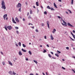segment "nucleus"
Listing matches in <instances>:
<instances>
[{"mask_svg":"<svg viewBox=\"0 0 75 75\" xmlns=\"http://www.w3.org/2000/svg\"><path fill=\"white\" fill-rule=\"evenodd\" d=\"M8 74H9V75H16V73H15L14 71H13V72H12L11 71H10L8 72Z\"/></svg>","mask_w":75,"mask_h":75,"instance_id":"f03ea898","label":"nucleus"},{"mask_svg":"<svg viewBox=\"0 0 75 75\" xmlns=\"http://www.w3.org/2000/svg\"><path fill=\"white\" fill-rule=\"evenodd\" d=\"M50 38H51V40H54V38H53V36H52V34H51L50 36Z\"/></svg>","mask_w":75,"mask_h":75,"instance_id":"9d476101","label":"nucleus"},{"mask_svg":"<svg viewBox=\"0 0 75 75\" xmlns=\"http://www.w3.org/2000/svg\"><path fill=\"white\" fill-rule=\"evenodd\" d=\"M47 27L49 28H50V23H49V21H47Z\"/></svg>","mask_w":75,"mask_h":75,"instance_id":"1a4fd4ad","label":"nucleus"},{"mask_svg":"<svg viewBox=\"0 0 75 75\" xmlns=\"http://www.w3.org/2000/svg\"><path fill=\"white\" fill-rule=\"evenodd\" d=\"M29 53L30 54V55H31V54H32L31 53V51H29Z\"/></svg>","mask_w":75,"mask_h":75,"instance_id":"c756f323","label":"nucleus"},{"mask_svg":"<svg viewBox=\"0 0 75 75\" xmlns=\"http://www.w3.org/2000/svg\"><path fill=\"white\" fill-rule=\"evenodd\" d=\"M52 58H53V59H56V58L54 57H52Z\"/></svg>","mask_w":75,"mask_h":75,"instance_id":"13d9d810","label":"nucleus"},{"mask_svg":"<svg viewBox=\"0 0 75 75\" xmlns=\"http://www.w3.org/2000/svg\"><path fill=\"white\" fill-rule=\"evenodd\" d=\"M44 51L43 52V53H45L47 52V50H43Z\"/></svg>","mask_w":75,"mask_h":75,"instance_id":"6ab92c4d","label":"nucleus"},{"mask_svg":"<svg viewBox=\"0 0 75 75\" xmlns=\"http://www.w3.org/2000/svg\"><path fill=\"white\" fill-rule=\"evenodd\" d=\"M48 55H49V57H51V55L49 54Z\"/></svg>","mask_w":75,"mask_h":75,"instance_id":"09e8293b","label":"nucleus"},{"mask_svg":"<svg viewBox=\"0 0 75 75\" xmlns=\"http://www.w3.org/2000/svg\"><path fill=\"white\" fill-rule=\"evenodd\" d=\"M62 69H64V70L65 69V68L64 67H62Z\"/></svg>","mask_w":75,"mask_h":75,"instance_id":"4c0bfd02","label":"nucleus"},{"mask_svg":"<svg viewBox=\"0 0 75 75\" xmlns=\"http://www.w3.org/2000/svg\"><path fill=\"white\" fill-rule=\"evenodd\" d=\"M12 21L13 23H14V24H17V23L15 21V20H14V19L13 18H12Z\"/></svg>","mask_w":75,"mask_h":75,"instance_id":"f8f14e48","label":"nucleus"},{"mask_svg":"<svg viewBox=\"0 0 75 75\" xmlns=\"http://www.w3.org/2000/svg\"><path fill=\"white\" fill-rule=\"evenodd\" d=\"M54 6L55 7V8H57V5H56V4H55V3H54Z\"/></svg>","mask_w":75,"mask_h":75,"instance_id":"dca6fc26","label":"nucleus"},{"mask_svg":"<svg viewBox=\"0 0 75 75\" xmlns=\"http://www.w3.org/2000/svg\"><path fill=\"white\" fill-rule=\"evenodd\" d=\"M42 74H43V75H45V74H44V72H42Z\"/></svg>","mask_w":75,"mask_h":75,"instance_id":"0e129e2a","label":"nucleus"},{"mask_svg":"<svg viewBox=\"0 0 75 75\" xmlns=\"http://www.w3.org/2000/svg\"><path fill=\"white\" fill-rule=\"evenodd\" d=\"M47 8H48V9H51V7H50V6H48L47 7Z\"/></svg>","mask_w":75,"mask_h":75,"instance_id":"412c9836","label":"nucleus"},{"mask_svg":"<svg viewBox=\"0 0 75 75\" xmlns=\"http://www.w3.org/2000/svg\"><path fill=\"white\" fill-rule=\"evenodd\" d=\"M44 38L45 39H47V36H45Z\"/></svg>","mask_w":75,"mask_h":75,"instance_id":"de8ad7c7","label":"nucleus"},{"mask_svg":"<svg viewBox=\"0 0 75 75\" xmlns=\"http://www.w3.org/2000/svg\"><path fill=\"white\" fill-rule=\"evenodd\" d=\"M35 31L37 33H38V30L37 29H36L35 30Z\"/></svg>","mask_w":75,"mask_h":75,"instance_id":"ea45409f","label":"nucleus"},{"mask_svg":"<svg viewBox=\"0 0 75 75\" xmlns=\"http://www.w3.org/2000/svg\"><path fill=\"white\" fill-rule=\"evenodd\" d=\"M45 25V24H44V23H41V25L42 26V27H44V26Z\"/></svg>","mask_w":75,"mask_h":75,"instance_id":"5701e85b","label":"nucleus"},{"mask_svg":"<svg viewBox=\"0 0 75 75\" xmlns=\"http://www.w3.org/2000/svg\"><path fill=\"white\" fill-rule=\"evenodd\" d=\"M25 59H26V61H28V58H26Z\"/></svg>","mask_w":75,"mask_h":75,"instance_id":"49530a36","label":"nucleus"},{"mask_svg":"<svg viewBox=\"0 0 75 75\" xmlns=\"http://www.w3.org/2000/svg\"><path fill=\"white\" fill-rule=\"evenodd\" d=\"M15 28L16 29V30H18V29L19 28L18 27H15Z\"/></svg>","mask_w":75,"mask_h":75,"instance_id":"a878e982","label":"nucleus"},{"mask_svg":"<svg viewBox=\"0 0 75 75\" xmlns=\"http://www.w3.org/2000/svg\"><path fill=\"white\" fill-rule=\"evenodd\" d=\"M57 52H58L59 54H60L61 53V52L59 51L58 50L57 51Z\"/></svg>","mask_w":75,"mask_h":75,"instance_id":"58836bf2","label":"nucleus"},{"mask_svg":"<svg viewBox=\"0 0 75 75\" xmlns=\"http://www.w3.org/2000/svg\"><path fill=\"white\" fill-rule=\"evenodd\" d=\"M29 12H28L27 14V16H28V15H29Z\"/></svg>","mask_w":75,"mask_h":75,"instance_id":"4d7b16f0","label":"nucleus"},{"mask_svg":"<svg viewBox=\"0 0 75 75\" xmlns=\"http://www.w3.org/2000/svg\"><path fill=\"white\" fill-rule=\"evenodd\" d=\"M72 57L73 58H75V57L74 56H72Z\"/></svg>","mask_w":75,"mask_h":75,"instance_id":"338daca9","label":"nucleus"},{"mask_svg":"<svg viewBox=\"0 0 75 75\" xmlns=\"http://www.w3.org/2000/svg\"><path fill=\"white\" fill-rule=\"evenodd\" d=\"M32 28H33V29H34V27L32 26L31 27Z\"/></svg>","mask_w":75,"mask_h":75,"instance_id":"3c124183","label":"nucleus"},{"mask_svg":"<svg viewBox=\"0 0 75 75\" xmlns=\"http://www.w3.org/2000/svg\"><path fill=\"white\" fill-rule=\"evenodd\" d=\"M73 3H74V0H71V4L73 5Z\"/></svg>","mask_w":75,"mask_h":75,"instance_id":"aec40b11","label":"nucleus"},{"mask_svg":"<svg viewBox=\"0 0 75 75\" xmlns=\"http://www.w3.org/2000/svg\"><path fill=\"white\" fill-rule=\"evenodd\" d=\"M4 0H2L1 5L2 6L1 8H3L4 10H5L6 8V5H5V2H4Z\"/></svg>","mask_w":75,"mask_h":75,"instance_id":"f257e3e1","label":"nucleus"},{"mask_svg":"<svg viewBox=\"0 0 75 75\" xmlns=\"http://www.w3.org/2000/svg\"><path fill=\"white\" fill-rule=\"evenodd\" d=\"M21 4L20 3H18L17 6V8H18V7L21 8Z\"/></svg>","mask_w":75,"mask_h":75,"instance_id":"20e7f679","label":"nucleus"},{"mask_svg":"<svg viewBox=\"0 0 75 75\" xmlns=\"http://www.w3.org/2000/svg\"><path fill=\"white\" fill-rule=\"evenodd\" d=\"M33 62H34L36 64H37L38 63L37 62V61L35 60H33Z\"/></svg>","mask_w":75,"mask_h":75,"instance_id":"a211bd4d","label":"nucleus"},{"mask_svg":"<svg viewBox=\"0 0 75 75\" xmlns=\"http://www.w3.org/2000/svg\"><path fill=\"white\" fill-rule=\"evenodd\" d=\"M1 54H2V55H4L3 53V52H1Z\"/></svg>","mask_w":75,"mask_h":75,"instance_id":"a18cd8bd","label":"nucleus"},{"mask_svg":"<svg viewBox=\"0 0 75 75\" xmlns=\"http://www.w3.org/2000/svg\"><path fill=\"white\" fill-rule=\"evenodd\" d=\"M32 13H33V12H32V10H30V14H32Z\"/></svg>","mask_w":75,"mask_h":75,"instance_id":"2f4dec72","label":"nucleus"},{"mask_svg":"<svg viewBox=\"0 0 75 75\" xmlns=\"http://www.w3.org/2000/svg\"><path fill=\"white\" fill-rule=\"evenodd\" d=\"M73 37L74 38V39H75V36L74 35L73 36Z\"/></svg>","mask_w":75,"mask_h":75,"instance_id":"6e6d98bb","label":"nucleus"},{"mask_svg":"<svg viewBox=\"0 0 75 75\" xmlns=\"http://www.w3.org/2000/svg\"><path fill=\"white\" fill-rule=\"evenodd\" d=\"M18 45H19L20 47H21V42H19L18 43Z\"/></svg>","mask_w":75,"mask_h":75,"instance_id":"b1692460","label":"nucleus"},{"mask_svg":"<svg viewBox=\"0 0 75 75\" xmlns=\"http://www.w3.org/2000/svg\"><path fill=\"white\" fill-rule=\"evenodd\" d=\"M71 35H72V36H73V35H74V34L73 33H72V32H71Z\"/></svg>","mask_w":75,"mask_h":75,"instance_id":"f704fd0d","label":"nucleus"},{"mask_svg":"<svg viewBox=\"0 0 75 75\" xmlns=\"http://www.w3.org/2000/svg\"><path fill=\"white\" fill-rule=\"evenodd\" d=\"M7 17V14H5L4 15L3 17L5 20H6V17Z\"/></svg>","mask_w":75,"mask_h":75,"instance_id":"39448f33","label":"nucleus"},{"mask_svg":"<svg viewBox=\"0 0 75 75\" xmlns=\"http://www.w3.org/2000/svg\"><path fill=\"white\" fill-rule=\"evenodd\" d=\"M19 55H22V53H21V52L20 51L19 52Z\"/></svg>","mask_w":75,"mask_h":75,"instance_id":"4468645a","label":"nucleus"},{"mask_svg":"<svg viewBox=\"0 0 75 75\" xmlns=\"http://www.w3.org/2000/svg\"><path fill=\"white\" fill-rule=\"evenodd\" d=\"M23 21H25V19H24V18H23Z\"/></svg>","mask_w":75,"mask_h":75,"instance_id":"680f3d73","label":"nucleus"},{"mask_svg":"<svg viewBox=\"0 0 75 75\" xmlns=\"http://www.w3.org/2000/svg\"><path fill=\"white\" fill-rule=\"evenodd\" d=\"M22 45H23V47H26V46H25L24 45V44H23Z\"/></svg>","mask_w":75,"mask_h":75,"instance_id":"bb28decb","label":"nucleus"},{"mask_svg":"<svg viewBox=\"0 0 75 75\" xmlns=\"http://www.w3.org/2000/svg\"><path fill=\"white\" fill-rule=\"evenodd\" d=\"M47 12H46V11H45L44 12V14H47Z\"/></svg>","mask_w":75,"mask_h":75,"instance_id":"72a5a7b5","label":"nucleus"},{"mask_svg":"<svg viewBox=\"0 0 75 75\" xmlns=\"http://www.w3.org/2000/svg\"><path fill=\"white\" fill-rule=\"evenodd\" d=\"M61 20L62 21H63V23H64V24H63V23H62V25H65V24H66V22H65V21H64V20H62V18H61Z\"/></svg>","mask_w":75,"mask_h":75,"instance_id":"7ed1b4c3","label":"nucleus"},{"mask_svg":"<svg viewBox=\"0 0 75 75\" xmlns=\"http://www.w3.org/2000/svg\"><path fill=\"white\" fill-rule=\"evenodd\" d=\"M16 45V47H18V45L17 44V43H16L15 44Z\"/></svg>","mask_w":75,"mask_h":75,"instance_id":"a19ab883","label":"nucleus"},{"mask_svg":"<svg viewBox=\"0 0 75 75\" xmlns=\"http://www.w3.org/2000/svg\"><path fill=\"white\" fill-rule=\"evenodd\" d=\"M66 49H67V50H69V47H66Z\"/></svg>","mask_w":75,"mask_h":75,"instance_id":"37998d69","label":"nucleus"},{"mask_svg":"<svg viewBox=\"0 0 75 75\" xmlns=\"http://www.w3.org/2000/svg\"><path fill=\"white\" fill-rule=\"evenodd\" d=\"M51 10H54V8H51Z\"/></svg>","mask_w":75,"mask_h":75,"instance_id":"c9c22d12","label":"nucleus"},{"mask_svg":"<svg viewBox=\"0 0 75 75\" xmlns=\"http://www.w3.org/2000/svg\"><path fill=\"white\" fill-rule=\"evenodd\" d=\"M36 4L37 6H39V4H38V2H36Z\"/></svg>","mask_w":75,"mask_h":75,"instance_id":"f3484780","label":"nucleus"},{"mask_svg":"<svg viewBox=\"0 0 75 75\" xmlns=\"http://www.w3.org/2000/svg\"><path fill=\"white\" fill-rule=\"evenodd\" d=\"M7 28L9 30H11L12 29V27L11 26H7Z\"/></svg>","mask_w":75,"mask_h":75,"instance_id":"423d86ee","label":"nucleus"},{"mask_svg":"<svg viewBox=\"0 0 75 75\" xmlns=\"http://www.w3.org/2000/svg\"><path fill=\"white\" fill-rule=\"evenodd\" d=\"M46 75H48V73H47V72H46Z\"/></svg>","mask_w":75,"mask_h":75,"instance_id":"bf43d9fd","label":"nucleus"},{"mask_svg":"<svg viewBox=\"0 0 75 75\" xmlns=\"http://www.w3.org/2000/svg\"><path fill=\"white\" fill-rule=\"evenodd\" d=\"M68 10V11H69L70 13H72V12H71V11L70 10L68 9V10Z\"/></svg>","mask_w":75,"mask_h":75,"instance_id":"e433bc0d","label":"nucleus"},{"mask_svg":"<svg viewBox=\"0 0 75 75\" xmlns=\"http://www.w3.org/2000/svg\"><path fill=\"white\" fill-rule=\"evenodd\" d=\"M16 32L17 34H19V32L17 30L16 31Z\"/></svg>","mask_w":75,"mask_h":75,"instance_id":"c85d7f7f","label":"nucleus"},{"mask_svg":"<svg viewBox=\"0 0 75 75\" xmlns=\"http://www.w3.org/2000/svg\"><path fill=\"white\" fill-rule=\"evenodd\" d=\"M5 29L6 30V31H7V27H6V26L4 27Z\"/></svg>","mask_w":75,"mask_h":75,"instance_id":"4be33fe9","label":"nucleus"},{"mask_svg":"<svg viewBox=\"0 0 75 75\" xmlns=\"http://www.w3.org/2000/svg\"><path fill=\"white\" fill-rule=\"evenodd\" d=\"M2 64L3 65H5V62H2Z\"/></svg>","mask_w":75,"mask_h":75,"instance_id":"cd10ccee","label":"nucleus"},{"mask_svg":"<svg viewBox=\"0 0 75 75\" xmlns=\"http://www.w3.org/2000/svg\"><path fill=\"white\" fill-rule=\"evenodd\" d=\"M28 19H30V18H31V16L30 15L28 17Z\"/></svg>","mask_w":75,"mask_h":75,"instance_id":"393cba45","label":"nucleus"},{"mask_svg":"<svg viewBox=\"0 0 75 75\" xmlns=\"http://www.w3.org/2000/svg\"><path fill=\"white\" fill-rule=\"evenodd\" d=\"M39 12V10L37 9V13H38Z\"/></svg>","mask_w":75,"mask_h":75,"instance_id":"e2e57ef3","label":"nucleus"},{"mask_svg":"<svg viewBox=\"0 0 75 75\" xmlns=\"http://www.w3.org/2000/svg\"><path fill=\"white\" fill-rule=\"evenodd\" d=\"M73 33H75V31L74 30H73Z\"/></svg>","mask_w":75,"mask_h":75,"instance_id":"603ef678","label":"nucleus"},{"mask_svg":"<svg viewBox=\"0 0 75 75\" xmlns=\"http://www.w3.org/2000/svg\"><path fill=\"white\" fill-rule=\"evenodd\" d=\"M55 32H56V29H54L53 31H52V33L53 34H55Z\"/></svg>","mask_w":75,"mask_h":75,"instance_id":"ddd939ff","label":"nucleus"},{"mask_svg":"<svg viewBox=\"0 0 75 75\" xmlns=\"http://www.w3.org/2000/svg\"><path fill=\"white\" fill-rule=\"evenodd\" d=\"M8 62L9 65H11V66H13V64L11 62H10L9 61H8Z\"/></svg>","mask_w":75,"mask_h":75,"instance_id":"9b49d317","label":"nucleus"},{"mask_svg":"<svg viewBox=\"0 0 75 75\" xmlns=\"http://www.w3.org/2000/svg\"><path fill=\"white\" fill-rule=\"evenodd\" d=\"M55 56H57V57H59V55H58V54H55Z\"/></svg>","mask_w":75,"mask_h":75,"instance_id":"473e14b6","label":"nucleus"},{"mask_svg":"<svg viewBox=\"0 0 75 75\" xmlns=\"http://www.w3.org/2000/svg\"><path fill=\"white\" fill-rule=\"evenodd\" d=\"M71 40L72 41H75V40L73 39H72Z\"/></svg>","mask_w":75,"mask_h":75,"instance_id":"69168bd1","label":"nucleus"},{"mask_svg":"<svg viewBox=\"0 0 75 75\" xmlns=\"http://www.w3.org/2000/svg\"><path fill=\"white\" fill-rule=\"evenodd\" d=\"M15 20L16 21H17V22L18 23L19 22V20H18V18H17V17H16L15 18Z\"/></svg>","mask_w":75,"mask_h":75,"instance_id":"6e6552de","label":"nucleus"},{"mask_svg":"<svg viewBox=\"0 0 75 75\" xmlns=\"http://www.w3.org/2000/svg\"><path fill=\"white\" fill-rule=\"evenodd\" d=\"M67 25L68 26H69V27H74V26H73L72 25H71V24H70V23H67Z\"/></svg>","mask_w":75,"mask_h":75,"instance_id":"0eeeda50","label":"nucleus"},{"mask_svg":"<svg viewBox=\"0 0 75 75\" xmlns=\"http://www.w3.org/2000/svg\"><path fill=\"white\" fill-rule=\"evenodd\" d=\"M46 46H47V47H50V46H49V45H47Z\"/></svg>","mask_w":75,"mask_h":75,"instance_id":"864d4df0","label":"nucleus"},{"mask_svg":"<svg viewBox=\"0 0 75 75\" xmlns=\"http://www.w3.org/2000/svg\"><path fill=\"white\" fill-rule=\"evenodd\" d=\"M72 71H73L74 73H75V70H74V69H72Z\"/></svg>","mask_w":75,"mask_h":75,"instance_id":"8fccbe9b","label":"nucleus"},{"mask_svg":"<svg viewBox=\"0 0 75 75\" xmlns=\"http://www.w3.org/2000/svg\"><path fill=\"white\" fill-rule=\"evenodd\" d=\"M21 50L22 51H23V52H26V50H24V49H22Z\"/></svg>","mask_w":75,"mask_h":75,"instance_id":"2eb2a0df","label":"nucleus"},{"mask_svg":"<svg viewBox=\"0 0 75 75\" xmlns=\"http://www.w3.org/2000/svg\"><path fill=\"white\" fill-rule=\"evenodd\" d=\"M6 20H8V18L7 17L6 18Z\"/></svg>","mask_w":75,"mask_h":75,"instance_id":"052dcab7","label":"nucleus"},{"mask_svg":"<svg viewBox=\"0 0 75 75\" xmlns=\"http://www.w3.org/2000/svg\"><path fill=\"white\" fill-rule=\"evenodd\" d=\"M21 7L19 9V11L20 12H21Z\"/></svg>","mask_w":75,"mask_h":75,"instance_id":"7c9ffc66","label":"nucleus"},{"mask_svg":"<svg viewBox=\"0 0 75 75\" xmlns=\"http://www.w3.org/2000/svg\"><path fill=\"white\" fill-rule=\"evenodd\" d=\"M58 0L59 1V2H62V0Z\"/></svg>","mask_w":75,"mask_h":75,"instance_id":"5fc2aeb1","label":"nucleus"},{"mask_svg":"<svg viewBox=\"0 0 75 75\" xmlns=\"http://www.w3.org/2000/svg\"><path fill=\"white\" fill-rule=\"evenodd\" d=\"M29 75H34V74H33V73H30L29 74Z\"/></svg>","mask_w":75,"mask_h":75,"instance_id":"79ce46f5","label":"nucleus"},{"mask_svg":"<svg viewBox=\"0 0 75 75\" xmlns=\"http://www.w3.org/2000/svg\"><path fill=\"white\" fill-rule=\"evenodd\" d=\"M36 75H39L38 73H36Z\"/></svg>","mask_w":75,"mask_h":75,"instance_id":"774afa93","label":"nucleus"},{"mask_svg":"<svg viewBox=\"0 0 75 75\" xmlns=\"http://www.w3.org/2000/svg\"><path fill=\"white\" fill-rule=\"evenodd\" d=\"M57 17L58 18H61V17L59 16H57Z\"/></svg>","mask_w":75,"mask_h":75,"instance_id":"c03bdc74","label":"nucleus"}]
</instances>
